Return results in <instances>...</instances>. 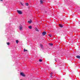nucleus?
I'll list each match as a JSON object with an SVG mask.
<instances>
[{
    "mask_svg": "<svg viewBox=\"0 0 80 80\" xmlns=\"http://www.w3.org/2000/svg\"><path fill=\"white\" fill-rule=\"evenodd\" d=\"M40 47L42 48H43V45L42 44L40 45Z\"/></svg>",
    "mask_w": 80,
    "mask_h": 80,
    "instance_id": "ddd939ff",
    "label": "nucleus"
},
{
    "mask_svg": "<svg viewBox=\"0 0 80 80\" xmlns=\"http://www.w3.org/2000/svg\"><path fill=\"white\" fill-rule=\"evenodd\" d=\"M46 32L44 31L42 33V35H43V36H45V35H46Z\"/></svg>",
    "mask_w": 80,
    "mask_h": 80,
    "instance_id": "20e7f679",
    "label": "nucleus"
},
{
    "mask_svg": "<svg viewBox=\"0 0 80 80\" xmlns=\"http://www.w3.org/2000/svg\"><path fill=\"white\" fill-rule=\"evenodd\" d=\"M52 73H51V74H50V76L51 77H52Z\"/></svg>",
    "mask_w": 80,
    "mask_h": 80,
    "instance_id": "aec40b11",
    "label": "nucleus"
},
{
    "mask_svg": "<svg viewBox=\"0 0 80 80\" xmlns=\"http://www.w3.org/2000/svg\"><path fill=\"white\" fill-rule=\"evenodd\" d=\"M40 2L41 3H43V0H40Z\"/></svg>",
    "mask_w": 80,
    "mask_h": 80,
    "instance_id": "9b49d317",
    "label": "nucleus"
},
{
    "mask_svg": "<svg viewBox=\"0 0 80 80\" xmlns=\"http://www.w3.org/2000/svg\"><path fill=\"white\" fill-rule=\"evenodd\" d=\"M39 61L40 62H42V59H39Z\"/></svg>",
    "mask_w": 80,
    "mask_h": 80,
    "instance_id": "4468645a",
    "label": "nucleus"
},
{
    "mask_svg": "<svg viewBox=\"0 0 80 80\" xmlns=\"http://www.w3.org/2000/svg\"><path fill=\"white\" fill-rule=\"evenodd\" d=\"M59 26L60 27H63V25H62L61 24H59Z\"/></svg>",
    "mask_w": 80,
    "mask_h": 80,
    "instance_id": "6e6552de",
    "label": "nucleus"
},
{
    "mask_svg": "<svg viewBox=\"0 0 80 80\" xmlns=\"http://www.w3.org/2000/svg\"><path fill=\"white\" fill-rule=\"evenodd\" d=\"M28 50H26L25 49H24V52H28Z\"/></svg>",
    "mask_w": 80,
    "mask_h": 80,
    "instance_id": "0eeeda50",
    "label": "nucleus"
},
{
    "mask_svg": "<svg viewBox=\"0 0 80 80\" xmlns=\"http://www.w3.org/2000/svg\"><path fill=\"white\" fill-rule=\"evenodd\" d=\"M20 74V75L22 77H25V75L23 72H21Z\"/></svg>",
    "mask_w": 80,
    "mask_h": 80,
    "instance_id": "f03ea898",
    "label": "nucleus"
},
{
    "mask_svg": "<svg viewBox=\"0 0 80 80\" xmlns=\"http://www.w3.org/2000/svg\"><path fill=\"white\" fill-rule=\"evenodd\" d=\"M26 6H28V3H26Z\"/></svg>",
    "mask_w": 80,
    "mask_h": 80,
    "instance_id": "dca6fc26",
    "label": "nucleus"
},
{
    "mask_svg": "<svg viewBox=\"0 0 80 80\" xmlns=\"http://www.w3.org/2000/svg\"><path fill=\"white\" fill-rule=\"evenodd\" d=\"M45 12L47 13V12L45 11Z\"/></svg>",
    "mask_w": 80,
    "mask_h": 80,
    "instance_id": "4be33fe9",
    "label": "nucleus"
},
{
    "mask_svg": "<svg viewBox=\"0 0 80 80\" xmlns=\"http://www.w3.org/2000/svg\"><path fill=\"white\" fill-rule=\"evenodd\" d=\"M17 12L18 13V14H19L20 15L22 14V11H21L17 10Z\"/></svg>",
    "mask_w": 80,
    "mask_h": 80,
    "instance_id": "f257e3e1",
    "label": "nucleus"
},
{
    "mask_svg": "<svg viewBox=\"0 0 80 80\" xmlns=\"http://www.w3.org/2000/svg\"><path fill=\"white\" fill-rule=\"evenodd\" d=\"M35 30L37 32H38V29L37 28H35Z\"/></svg>",
    "mask_w": 80,
    "mask_h": 80,
    "instance_id": "9d476101",
    "label": "nucleus"
},
{
    "mask_svg": "<svg viewBox=\"0 0 80 80\" xmlns=\"http://www.w3.org/2000/svg\"><path fill=\"white\" fill-rule=\"evenodd\" d=\"M22 28L23 27L22 26H20L19 27V28L20 30H22Z\"/></svg>",
    "mask_w": 80,
    "mask_h": 80,
    "instance_id": "7ed1b4c3",
    "label": "nucleus"
},
{
    "mask_svg": "<svg viewBox=\"0 0 80 80\" xmlns=\"http://www.w3.org/2000/svg\"><path fill=\"white\" fill-rule=\"evenodd\" d=\"M16 42L17 43H18V42H19V41L18 40H16Z\"/></svg>",
    "mask_w": 80,
    "mask_h": 80,
    "instance_id": "1a4fd4ad",
    "label": "nucleus"
},
{
    "mask_svg": "<svg viewBox=\"0 0 80 80\" xmlns=\"http://www.w3.org/2000/svg\"><path fill=\"white\" fill-rule=\"evenodd\" d=\"M49 36H50V37H52V34H49Z\"/></svg>",
    "mask_w": 80,
    "mask_h": 80,
    "instance_id": "a211bd4d",
    "label": "nucleus"
},
{
    "mask_svg": "<svg viewBox=\"0 0 80 80\" xmlns=\"http://www.w3.org/2000/svg\"><path fill=\"white\" fill-rule=\"evenodd\" d=\"M28 23H32V21L30 20V21H28Z\"/></svg>",
    "mask_w": 80,
    "mask_h": 80,
    "instance_id": "39448f33",
    "label": "nucleus"
},
{
    "mask_svg": "<svg viewBox=\"0 0 80 80\" xmlns=\"http://www.w3.org/2000/svg\"><path fill=\"white\" fill-rule=\"evenodd\" d=\"M49 45H51V46H52L53 45V44L52 43H50L49 44Z\"/></svg>",
    "mask_w": 80,
    "mask_h": 80,
    "instance_id": "2eb2a0df",
    "label": "nucleus"
},
{
    "mask_svg": "<svg viewBox=\"0 0 80 80\" xmlns=\"http://www.w3.org/2000/svg\"><path fill=\"white\" fill-rule=\"evenodd\" d=\"M21 5H22V6H23V3H22L21 2H20Z\"/></svg>",
    "mask_w": 80,
    "mask_h": 80,
    "instance_id": "6ab92c4d",
    "label": "nucleus"
},
{
    "mask_svg": "<svg viewBox=\"0 0 80 80\" xmlns=\"http://www.w3.org/2000/svg\"><path fill=\"white\" fill-rule=\"evenodd\" d=\"M76 58H80V56H77Z\"/></svg>",
    "mask_w": 80,
    "mask_h": 80,
    "instance_id": "423d86ee",
    "label": "nucleus"
},
{
    "mask_svg": "<svg viewBox=\"0 0 80 80\" xmlns=\"http://www.w3.org/2000/svg\"><path fill=\"white\" fill-rule=\"evenodd\" d=\"M0 1H3V0H0Z\"/></svg>",
    "mask_w": 80,
    "mask_h": 80,
    "instance_id": "412c9836",
    "label": "nucleus"
},
{
    "mask_svg": "<svg viewBox=\"0 0 80 80\" xmlns=\"http://www.w3.org/2000/svg\"><path fill=\"white\" fill-rule=\"evenodd\" d=\"M29 29H32V26H29Z\"/></svg>",
    "mask_w": 80,
    "mask_h": 80,
    "instance_id": "f8f14e48",
    "label": "nucleus"
},
{
    "mask_svg": "<svg viewBox=\"0 0 80 80\" xmlns=\"http://www.w3.org/2000/svg\"><path fill=\"white\" fill-rule=\"evenodd\" d=\"M7 44L8 45H10V43L7 42Z\"/></svg>",
    "mask_w": 80,
    "mask_h": 80,
    "instance_id": "f3484780",
    "label": "nucleus"
}]
</instances>
